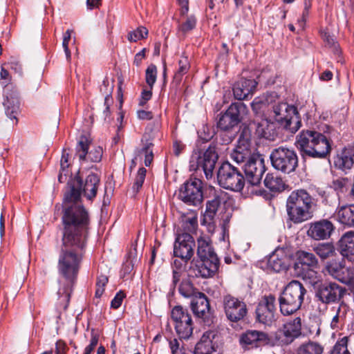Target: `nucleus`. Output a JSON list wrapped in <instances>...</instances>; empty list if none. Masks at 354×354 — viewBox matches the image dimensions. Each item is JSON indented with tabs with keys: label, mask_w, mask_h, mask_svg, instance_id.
I'll use <instances>...</instances> for the list:
<instances>
[{
	"label": "nucleus",
	"mask_w": 354,
	"mask_h": 354,
	"mask_svg": "<svg viewBox=\"0 0 354 354\" xmlns=\"http://www.w3.org/2000/svg\"><path fill=\"white\" fill-rule=\"evenodd\" d=\"M306 290L301 283L292 280L284 288L279 298L281 313L288 316L297 311L304 301Z\"/></svg>",
	"instance_id": "nucleus-6"
},
{
	"label": "nucleus",
	"mask_w": 354,
	"mask_h": 354,
	"mask_svg": "<svg viewBox=\"0 0 354 354\" xmlns=\"http://www.w3.org/2000/svg\"><path fill=\"white\" fill-rule=\"evenodd\" d=\"M184 223L185 227L189 231H194L198 226V217L197 214L195 212L190 213L189 216H184Z\"/></svg>",
	"instance_id": "nucleus-49"
},
{
	"label": "nucleus",
	"mask_w": 354,
	"mask_h": 354,
	"mask_svg": "<svg viewBox=\"0 0 354 354\" xmlns=\"http://www.w3.org/2000/svg\"><path fill=\"white\" fill-rule=\"evenodd\" d=\"M313 251L322 261L330 260L338 255L334 245L330 243H318L313 247Z\"/></svg>",
	"instance_id": "nucleus-36"
},
{
	"label": "nucleus",
	"mask_w": 354,
	"mask_h": 354,
	"mask_svg": "<svg viewBox=\"0 0 354 354\" xmlns=\"http://www.w3.org/2000/svg\"><path fill=\"white\" fill-rule=\"evenodd\" d=\"M312 196L304 189L293 191L286 201V210L289 219L294 223H300L313 216Z\"/></svg>",
	"instance_id": "nucleus-3"
},
{
	"label": "nucleus",
	"mask_w": 354,
	"mask_h": 354,
	"mask_svg": "<svg viewBox=\"0 0 354 354\" xmlns=\"http://www.w3.org/2000/svg\"><path fill=\"white\" fill-rule=\"evenodd\" d=\"M4 95L6 100L3 102V106L6 110V114L11 120H16L17 115L19 112V99L18 92L12 84H7L4 88Z\"/></svg>",
	"instance_id": "nucleus-22"
},
{
	"label": "nucleus",
	"mask_w": 354,
	"mask_h": 354,
	"mask_svg": "<svg viewBox=\"0 0 354 354\" xmlns=\"http://www.w3.org/2000/svg\"><path fill=\"white\" fill-rule=\"evenodd\" d=\"M348 337H344L337 342L331 354H351L347 348Z\"/></svg>",
	"instance_id": "nucleus-48"
},
{
	"label": "nucleus",
	"mask_w": 354,
	"mask_h": 354,
	"mask_svg": "<svg viewBox=\"0 0 354 354\" xmlns=\"http://www.w3.org/2000/svg\"><path fill=\"white\" fill-rule=\"evenodd\" d=\"M169 348L172 354H185L180 348V343L177 339H173L169 341Z\"/></svg>",
	"instance_id": "nucleus-54"
},
{
	"label": "nucleus",
	"mask_w": 354,
	"mask_h": 354,
	"mask_svg": "<svg viewBox=\"0 0 354 354\" xmlns=\"http://www.w3.org/2000/svg\"><path fill=\"white\" fill-rule=\"evenodd\" d=\"M157 78V67L156 65L150 64L145 72V80L147 85L152 89Z\"/></svg>",
	"instance_id": "nucleus-46"
},
{
	"label": "nucleus",
	"mask_w": 354,
	"mask_h": 354,
	"mask_svg": "<svg viewBox=\"0 0 354 354\" xmlns=\"http://www.w3.org/2000/svg\"><path fill=\"white\" fill-rule=\"evenodd\" d=\"M245 108L242 102L232 103L218 119V127L225 131L233 129L241 122L240 113Z\"/></svg>",
	"instance_id": "nucleus-14"
},
{
	"label": "nucleus",
	"mask_w": 354,
	"mask_h": 354,
	"mask_svg": "<svg viewBox=\"0 0 354 354\" xmlns=\"http://www.w3.org/2000/svg\"><path fill=\"white\" fill-rule=\"evenodd\" d=\"M67 350V346L64 341H57L55 343V354H66Z\"/></svg>",
	"instance_id": "nucleus-58"
},
{
	"label": "nucleus",
	"mask_w": 354,
	"mask_h": 354,
	"mask_svg": "<svg viewBox=\"0 0 354 354\" xmlns=\"http://www.w3.org/2000/svg\"><path fill=\"white\" fill-rule=\"evenodd\" d=\"M339 245L342 255L349 261H354V232L345 233L339 241Z\"/></svg>",
	"instance_id": "nucleus-32"
},
{
	"label": "nucleus",
	"mask_w": 354,
	"mask_h": 354,
	"mask_svg": "<svg viewBox=\"0 0 354 354\" xmlns=\"http://www.w3.org/2000/svg\"><path fill=\"white\" fill-rule=\"evenodd\" d=\"M153 145L152 142L147 141L145 143H144L142 148L138 152V156L140 154L145 155V165L146 167H149L153 161Z\"/></svg>",
	"instance_id": "nucleus-41"
},
{
	"label": "nucleus",
	"mask_w": 354,
	"mask_h": 354,
	"mask_svg": "<svg viewBox=\"0 0 354 354\" xmlns=\"http://www.w3.org/2000/svg\"><path fill=\"white\" fill-rule=\"evenodd\" d=\"M181 274L180 272L177 271L176 270H173V277H172V286L174 287H176L178 281H180Z\"/></svg>",
	"instance_id": "nucleus-64"
},
{
	"label": "nucleus",
	"mask_w": 354,
	"mask_h": 354,
	"mask_svg": "<svg viewBox=\"0 0 354 354\" xmlns=\"http://www.w3.org/2000/svg\"><path fill=\"white\" fill-rule=\"evenodd\" d=\"M297 263L302 266H306L310 269L308 273L309 278L312 279L311 283L315 284L318 281L317 272L314 271L315 268H318L319 262L316 256L312 253L300 250L297 252Z\"/></svg>",
	"instance_id": "nucleus-30"
},
{
	"label": "nucleus",
	"mask_w": 354,
	"mask_h": 354,
	"mask_svg": "<svg viewBox=\"0 0 354 354\" xmlns=\"http://www.w3.org/2000/svg\"><path fill=\"white\" fill-rule=\"evenodd\" d=\"M218 159L215 146L210 145L205 151H194L190 158L189 169H201L207 179L212 178L214 169Z\"/></svg>",
	"instance_id": "nucleus-7"
},
{
	"label": "nucleus",
	"mask_w": 354,
	"mask_h": 354,
	"mask_svg": "<svg viewBox=\"0 0 354 354\" xmlns=\"http://www.w3.org/2000/svg\"><path fill=\"white\" fill-rule=\"evenodd\" d=\"M251 142L249 136L241 134L238 140V145L230 154L232 160L237 163L244 162L251 157Z\"/></svg>",
	"instance_id": "nucleus-28"
},
{
	"label": "nucleus",
	"mask_w": 354,
	"mask_h": 354,
	"mask_svg": "<svg viewBox=\"0 0 354 354\" xmlns=\"http://www.w3.org/2000/svg\"><path fill=\"white\" fill-rule=\"evenodd\" d=\"M323 348L317 343L309 342L303 345L299 351V354H322Z\"/></svg>",
	"instance_id": "nucleus-43"
},
{
	"label": "nucleus",
	"mask_w": 354,
	"mask_h": 354,
	"mask_svg": "<svg viewBox=\"0 0 354 354\" xmlns=\"http://www.w3.org/2000/svg\"><path fill=\"white\" fill-rule=\"evenodd\" d=\"M190 307L194 315L205 322L208 321L212 315L209 300L201 292L196 293L195 297L191 299Z\"/></svg>",
	"instance_id": "nucleus-25"
},
{
	"label": "nucleus",
	"mask_w": 354,
	"mask_h": 354,
	"mask_svg": "<svg viewBox=\"0 0 354 354\" xmlns=\"http://www.w3.org/2000/svg\"><path fill=\"white\" fill-rule=\"evenodd\" d=\"M348 183L347 178H338L332 182L331 187L337 192L343 193L346 189Z\"/></svg>",
	"instance_id": "nucleus-51"
},
{
	"label": "nucleus",
	"mask_w": 354,
	"mask_h": 354,
	"mask_svg": "<svg viewBox=\"0 0 354 354\" xmlns=\"http://www.w3.org/2000/svg\"><path fill=\"white\" fill-rule=\"evenodd\" d=\"M270 158L272 167L284 174L294 172L298 167V156L293 149L285 147L274 149Z\"/></svg>",
	"instance_id": "nucleus-8"
},
{
	"label": "nucleus",
	"mask_w": 354,
	"mask_h": 354,
	"mask_svg": "<svg viewBox=\"0 0 354 354\" xmlns=\"http://www.w3.org/2000/svg\"><path fill=\"white\" fill-rule=\"evenodd\" d=\"M194 247L195 241L192 235L188 233L179 234L174 243V255L187 262L193 257Z\"/></svg>",
	"instance_id": "nucleus-18"
},
{
	"label": "nucleus",
	"mask_w": 354,
	"mask_h": 354,
	"mask_svg": "<svg viewBox=\"0 0 354 354\" xmlns=\"http://www.w3.org/2000/svg\"><path fill=\"white\" fill-rule=\"evenodd\" d=\"M344 294V289L335 283L321 284L315 294V297L324 304H330L339 301Z\"/></svg>",
	"instance_id": "nucleus-16"
},
{
	"label": "nucleus",
	"mask_w": 354,
	"mask_h": 354,
	"mask_svg": "<svg viewBox=\"0 0 354 354\" xmlns=\"http://www.w3.org/2000/svg\"><path fill=\"white\" fill-rule=\"evenodd\" d=\"M146 173L147 170L144 167H140L138 169L132 187V189L135 193H138L142 188L145 179Z\"/></svg>",
	"instance_id": "nucleus-47"
},
{
	"label": "nucleus",
	"mask_w": 354,
	"mask_h": 354,
	"mask_svg": "<svg viewBox=\"0 0 354 354\" xmlns=\"http://www.w3.org/2000/svg\"><path fill=\"white\" fill-rule=\"evenodd\" d=\"M277 99L274 98V102L269 109L270 117L277 122L280 127L292 133H295L301 127L297 108L286 102H277Z\"/></svg>",
	"instance_id": "nucleus-5"
},
{
	"label": "nucleus",
	"mask_w": 354,
	"mask_h": 354,
	"mask_svg": "<svg viewBox=\"0 0 354 354\" xmlns=\"http://www.w3.org/2000/svg\"><path fill=\"white\" fill-rule=\"evenodd\" d=\"M174 328L180 339H189L193 333L194 322L188 309L176 306L171 313Z\"/></svg>",
	"instance_id": "nucleus-10"
},
{
	"label": "nucleus",
	"mask_w": 354,
	"mask_h": 354,
	"mask_svg": "<svg viewBox=\"0 0 354 354\" xmlns=\"http://www.w3.org/2000/svg\"><path fill=\"white\" fill-rule=\"evenodd\" d=\"M98 340H99V335L97 333H95L93 331H92L90 344L85 348L93 352L94 348L97 345Z\"/></svg>",
	"instance_id": "nucleus-57"
},
{
	"label": "nucleus",
	"mask_w": 354,
	"mask_h": 354,
	"mask_svg": "<svg viewBox=\"0 0 354 354\" xmlns=\"http://www.w3.org/2000/svg\"><path fill=\"white\" fill-rule=\"evenodd\" d=\"M324 271L344 283H348L353 279L352 270L345 267L343 258L339 255L326 263Z\"/></svg>",
	"instance_id": "nucleus-13"
},
{
	"label": "nucleus",
	"mask_w": 354,
	"mask_h": 354,
	"mask_svg": "<svg viewBox=\"0 0 354 354\" xmlns=\"http://www.w3.org/2000/svg\"><path fill=\"white\" fill-rule=\"evenodd\" d=\"M90 143L91 141L87 136H82L76 146V156L80 161L100 162L102 156V149L97 147L88 152Z\"/></svg>",
	"instance_id": "nucleus-19"
},
{
	"label": "nucleus",
	"mask_w": 354,
	"mask_h": 354,
	"mask_svg": "<svg viewBox=\"0 0 354 354\" xmlns=\"http://www.w3.org/2000/svg\"><path fill=\"white\" fill-rule=\"evenodd\" d=\"M275 297L271 294L265 295L256 309L257 320L264 324L271 325L275 322Z\"/></svg>",
	"instance_id": "nucleus-15"
},
{
	"label": "nucleus",
	"mask_w": 354,
	"mask_h": 354,
	"mask_svg": "<svg viewBox=\"0 0 354 354\" xmlns=\"http://www.w3.org/2000/svg\"><path fill=\"white\" fill-rule=\"evenodd\" d=\"M279 339L285 344H290L301 335V320L297 317L283 324Z\"/></svg>",
	"instance_id": "nucleus-26"
},
{
	"label": "nucleus",
	"mask_w": 354,
	"mask_h": 354,
	"mask_svg": "<svg viewBox=\"0 0 354 354\" xmlns=\"http://www.w3.org/2000/svg\"><path fill=\"white\" fill-rule=\"evenodd\" d=\"M334 230L335 227L331 221L322 219L310 224L307 234L316 241L325 240L330 236Z\"/></svg>",
	"instance_id": "nucleus-23"
},
{
	"label": "nucleus",
	"mask_w": 354,
	"mask_h": 354,
	"mask_svg": "<svg viewBox=\"0 0 354 354\" xmlns=\"http://www.w3.org/2000/svg\"><path fill=\"white\" fill-rule=\"evenodd\" d=\"M180 294L184 297L192 299L196 293H199L189 280H183L178 288Z\"/></svg>",
	"instance_id": "nucleus-39"
},
{
	"label": "nucleus",
	"mask_w": 354,
	"mask_h": 354,
	"mask_svg": "<svg viewBox=\"0 0 354 354\" xmlns=\"http://www.w3.org/2000/svg\"><path fill=\"white\" fill-rule=\"evenodd\" d=\"M185 145L181 141H175L173 144V152L176 156H179L183 151Z\"/></svg>",
	"instance_id": "nucleus-60"
},
{
	"label": "nucleus",
	"mask_w": 354,
	"mask_h": 354,
	"mask_svg": "<svg viewBox=\"0 0 354 354\" xmlns=\"http://www.w3.org/2000/svg\"><path fill=\"white\" fill-rule=\"evenodd\" d=\"M321 35L324 41L328 45L332 47L334 46L336 48L335 39L333 36L330 35L328 32L326 31H323L321 32Z\"/></svg>",
	"instance_id": "nucleus-59"
},
{
	"label": "nucleus",
	"mask_w": 354,
	"mask_h": 354,
	"mask_svg": "<svg viewBox=\"0 0 354 354\" xmlns=\"http://www.w3.org/2000/svg\"><path fill=\"white\" fill-rule=\"evenodd\" d=\"M310 7V5L308 4L306 1H305V6L303 10L301 18L298 20V24L302 28H304L306 19L308 17Z\"/></svg>",
	"instance_id": "nucleus-55"
},
{
	"label": "nucleus",
	"mask_w": 354,
	"mask_h": 354,
	"mask_svg": "<svg viewBox=\"0 0 354 354\" xmlns=\"http://www.w3.org/2000/svg\"><path fill=\"white\" fill-rule=\"evenodd\" d=\"M107 283L108 277L102 274L97 277L96 282L95 297H100L102 295L104 291V287Z\"/></svg>",
	"instance_id": "nucleus-50"
},
{
	"label": "nucleus",
	"mask_w": 354,
	"mask_h": 354,
	"mask_svg": "<svg viewBox=\"0 0 354 354\" xmlns=\"http://www.w3.org/2000/svg\"><path fill=\"white\" fill-rule=\"evenodd\" d=\"M268 335L263 331L249 330L243 333L240 337V344L245 349H251L268 344Z\"/></svg>",
	"instance_id": "nucleus-21"
},
{
	"label": "nucleus",
	"mask_w": 354,
	"mask_h": 354,
	"mask_svg": "<svg viewBox=\"0 0 354 354\" xmlns=\"http://www.w3.org/2000/svg\"><path fill=\"white\" fill-rule=\"evenodd\" d=\"M257 86V82L253 79L241 77L235 82L233 86L234 97L239 100H243L252 95Z\"/></svg>",
	"instance_id": "nucleus-29"
},
{
	"label": "nucleus",
	"mask_w": 354,
	"mask_h": 354,
	"mask_svg": "<svg viewBox=\"0 0 354 354\" xmlns=\"http://www.w3.org/2000/svg\"><path fill=\"white\" fill-rule=\"evenodd\" d=\"M243 170L248 183L252 185H259L266 171L263 159L260 157L250 158L244 165Z\"/></svg>",
	"instance_id": "nucleus-17"
},
{
	"label": "nucleus",
	"mask_w": 354,
	"mask_h": 354,
	"mask_svg": "<svg viewBox=\"0 0 354 354\" xmlns=\"http://www.w3.org/2000/svg\"><path fill=\"white\" fill-rule=\"evenodd\" d=\"M267 266L276 272L286 270L289 267V258L283 249H277L270 255Z\"/></svg>",
	"instance_id": "nucleus-31"
},
{
	"label": "nucleus",
	"mask_w": 354,
	"mask_h": 354,
	"mask_svg": "<svg viewBox=\"0 0 354 354\" xmlns=\"http://www.w3.org/2000/svg\"><path fill=\"white\" fill-rule=\"evenodd\" d=\"M265 186L271 192H281L285 188L282 178L273 174H268L264 180Z\"/></svg>",
	"instance_id": "nucleus-37"
},
{
	"label": "nucleus",
	"mask_w": 354,
	"mask_h": 354,
	"mask_svg": "<svg viewBox=\"0 0 354 354\" xmlns=\"http://www.w3.org/2000/svg\"><path fill=\"white\" fill-rule=\"evenodd\" d=\"M335 216L342 224L354 227V205H344L337 209Z\"/></svg>",
	"instance_id": "nucleus-35"
},
{
	"label": "nucleus",
	"mask_w": 354,
	"mask_h": 354,
	"mask_svg": "<svg viewBox=\"0 0 354 354\" xmlns=\"http://www.w3.org/2000/svg\"><path fill=\"white\" fill-rule=\"evenodd\" d=\"M179 4L181 6V15H185L189 10L188 3L189 0H178Z\"/></svg>",
	"instance_id": "nucleus-63"
},
{
	"label": "nucleus",
	"mask_w": 354,
	"mask_h": 354,
	"mask_svg": "<svg viewBox=\"0 0 354 354\" xmlns=\"http://www.w3.org/2000/svg\"><path fill=\"white\" fill-rule=\"evenodd\" d=\"M178 66L179 68L177 72L175 73L174 79L180 82L183 75L186 74L189 70L190 64L188 57L182 55L178 61Z\"/></svg>",
	"instance_id": "nucleus-40"
},
{
	"label": "nucleus",
	"mask_w": 354,
	"mask_h": 354,
	"mask_svg": "<svg viewBox=\"0 0 354 354\" xmlns=\"http://www.w3.org/2000/svg\"><path fill=\"white\" fill-rule=\"evenodd\" d=\"M99 184L100 178L95 174H89L84 183L78 176L68 183L69 190L64 195V230L57 263L62 276L57 295L64 310L68 308L87 243L89 218L81 203V194L89 200L93 199Z\"/></svg>",
	"instance_id": "nucleus-1"
},
{
	"label": "nucleus",
	"mask_w": 354,
	"mask_h": 354,
	"mask_svg": "<svg viewBox=\"0 0 354 354\" xmlns=\"http://www.w3.org/2000/svg\"><path fill=\"white\" fill-rule=\"evenodd\" d=\"M125 297L126 295L123 291L120 290L117 292L111 302V307L114 309H118L122 305V301Z\"/></svg>",
	"instance_id": "nucleus-53"
},
{
	"label": "nucleus",
	"mask_w": 354,
	"mask_h": 354,
	"mask_svg": "<svg viewBox=\"0 0 354 354\" xmlns=\"http://www.w3.org/2000/svg\"><path fill=\"white\" fill-rule=\"evenodd\" d=\"M346 314V306L342 303L336 310L335 315L333 317L330 326L333 330H338L343 324Z\"/></svg>",
	"instance_id": "nucleus-38"
},
{
	"label": "nucleus",
	"mask_w": 354,
	"mask_h": 354,
	"mask_svg": "<svg viewBox=\"0 0 354 354\" xmlns=\"http://www.w3.org/2000/svg\"><path fill=\"white\" fill-rule=\"evenodd\" d=\"M257 134L261 138L273 140L276 136L274 124L268 119L261 118L260 121L254 120Z\"/></svg>",
	"instance_id": "nucleus-33"
},
{
	"label": "nucleus",
	"mask_w": 354,
	"mask_h": 354,
	"mask_svg": "<svg viewBox=\"0 0 354 354\" xmlns=\"http://www.w3.org/2000/svg\"><path fill=\"white\" fill-rule=\"evenodd\" d=\"M68 156V153H65V152H64L60 160L61 169L58 176V180L60 183H64L68 175V171L67 169L69 166Z\"/></svg>",
	"instance_id": "nucleus-44"
},
{
	"label": "nucleus",
	"mask_w": 354,
	"mask_h": 354,
	"mask_svg": "<svg viewBox=\"0 0 354 354\" xmlns=\"http://www.w3.org/2000/svg\"><path fill=\"white\" fill-rule=\"evenodd\" d=\"M178 198L185 203L198 206L203 200V183L196 178H191L180 187Z\"/></svg>",
	"instance_id": "nucleus-11"
},
{
	"label": "nucleus",
	"mask_w": 354,
	"mask_h": 354,
	"mask_svg": "<svg viewBox=\"0 0 354 354\" xmlns=\"http://www.w3.org/2000/svg\"><path fill=\"white\" fill-rule=\"evenodd\" d=\"M138 118L140 120H151L153 118V114L151 111L140 110L137 111Z\"/></svg>",
	"instance_id": "nucleus-61"
},
{
	"label": "nucleus",
	"mask_w": 354,
	"mask_h": 354,
	"mask_svg": "<svg viewBox=\"0 0 354 354\" xmlns=\"http://www.w3.org/2000/svg\"><path fill=\"white\" fill-rule=\"evenodd\" d=\"M147 35L148 30L144 26H140L136 30L129 32L127 39L131 42H136L147 37Z\"/></svg>",
	"instance_id": "nucleus-45"
},
{
	"label": "nucleus",
	"mask_w": 354,
	"mask_h": 354,
	"mask_svg": "<svg viewBox=\"0 0 354 354\" xmlns=\"http://www.w3.org/2000/svg\"><path fill=\"white\" fill-rule=\"evenodd\" d=\"M152 89L149 88V90H143L141 93V99L140 100L139 104L140 106H145L147 101H149L152 96Z\"/></svg>",
	"instance_id": "nucleus-56"
},
{
	"label": "nucleus",
	"mask_w": 354,
	"mask_h": 354,
	"mask_svg": "<svg viewBox=\"0 0 354 354\" xmlns=\"http://www.w3.org/2000/svg\"><path fill=\"white\" fill-rule=\"evenodd\" d=\"M10 67L12 70L15 71V73L21 74L22 72V68L21 64L16 61L10 62L9 63Z\"/></svg>",
	"instance_id": "nucleus-62"
},
{
	"label": "nucleus",
	"mask_w": 354,
	"mask_h": 354,
	"mask_svg": "<svg viewBox=\"0 0 354 354\" xmlns=\"http://www.w3.org/2000/svg\"><path fill=\"white\" fill-rule=\"evenodd\" d=\"M196 19L194 16H186L182 19V22L178 26V30L185 34L196 27Z\"/></svg>",
	"instance_id": "nucleus-42"
},
{
	"label": "nucleus",
	"mask_w": 354,
	"mask_h": 354,
	"mask_svg": "<svg viewBox=\"0 0 354 354\" xmlns=\"http://www.w3.org/2000/svg\"><path fill=\"white\" fill-rule=\"evenodd\" d=\"M223 305L225 314L230 322H238L243 319L247 315L245 303L231 295L224 296Z\"/></svg>",
	"instance_id": "nucleus-12"
},
{
	"label": "nucleus",
	"mask_w": 354,
	"mask_h": 354,
	"mask_svg": "<svg viewBox=\"0 0 354 354\" xmlns=\"http://www.w3.org/2000/svg\"><path fill=\"white\" fill-rule=\"evenodd\" d=\"M274 98H279L276 93H268L266 97H258L251 103V106L257 115H261L264 112L266 106H268V109L271 108L272 104L274 102Z\"/></svg>",
	"instance_id": "nucleus-34"
},
{
	"label": "nucleus",
	"mask_w": 354,
	"mask_h": 354,
	"mask_svg": "<svg viewBox=\"0 0 354 354\" xmlns=\"http://www.w3.org/2000/svg\"><path fill=\"white\" fill-rule=\"evenodd\" d=\"M295 145L303 156L314 158H326L331 151L328 138L316 131H301L296 137Z\"/></svg>",
	"instance_id": "nucleus-2"
},
{
	"label": "nucleus",
	"mask_w": 354,
	"mask_h": 354,
	"mask_svg": "<svg viewBox=\"0 0 354 354\" xmlns=\"http://www.w3.org/2000/svg\"><path fill=\"white\" fill-rule=\"evenodd\" d=\"M228 195L226 192L219 189L215 191L214 198L206 203V209L203 216L202 223H207L209 226L214 222L216 212L221 204L227 202Z\"/></svg>",
	"instance_id": "nucleus-20"
},
{
	"label": "nucleus",
	"mask_w": 354,
	"mask_h": 354,
	"mask_svg": "<svg viewBox=\"0 0 354 354\" xmlns=\"http://www.w3.org/2000/svg\"><path fill=\"white\" fill-rule=\"evenodd\" d=\"M218 333L214 330H207L203 333L200 341L196 344L194 354H212L218 348Z\"/></svg>",
	"instance_id": "nucleus-24"
},
{
	"label": "nucleus",
	"mask_w": 354,
	"mask_h": 354,
	"mask_svg": "<svg viewBox=\"0 0 354 354\" xmlns=\"http://www.w3.org/2000/svg\"><path fill=\"white\" fill-rule=\"evenodd\" d=\"M333 162L335 168L348 173L354 165V147L350 145L344 147L334 157Z\"/></svg>",
	"instance_id": "nucleus-27"
},
{
	"label": "nucleus",
	"mask_w": 354,
	"mask_h": 354,
	"mask_svg": "<svg viewBox=\"0 0 354 354\" xmlns=\"http://www.w3.org/2000/svg\"><path fill=\"white\" fill-rule=\"evenodd\" d=\"M217 180L221 187L234 192L241 191L245 182L241 172L229 162H224L219 167Z\"/></svg>",
	"instance_id": "nucleus-9"
},
{
	"label": "nucleus",
	"mask_w": 354,
	"mask_h": 354,
	"mask_svg": "<svg viewBox=\"0 0 354 354\" xmlns=\"http://www.w3.org/2000/svg\"><path fill=\"white\" fill-rule=\"evenodd\" d=\"M197 255L201 261V264L193 269L194 276L203 278L211 277L218 269V258L208 236H200L197 239Z\"/></svg>",
	"instance_id": "nucleus-4"
},
{
	"label": "nucleus",
	"mask_w": 354,
	"mask_h": 354,
	"mask_svg": "<svg viewBox=\"0 0 354 354\" xmlns=\"http://www.w3.org/2000/svg\"><path fill=\"white\" fill-rule=\"evenodd\" d=\"M71 30H67L64 34L62 47L64 50L66 57L68 61L71 60V51L68 48V43L71 38Z\"/></svg>",
	"instance_id": "nucleus-52"
}]
</instances>
